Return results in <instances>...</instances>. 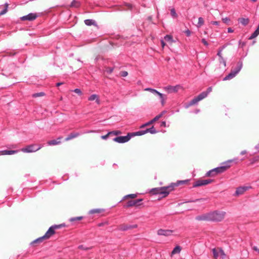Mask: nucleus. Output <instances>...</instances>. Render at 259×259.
Masks as SVG:
<instances>
[{"label": "nucleus", "instance_id": "nucleus-1", "mask_svg": "<svg viewBox=\"0 0 259 259\" xmlns=\"http://www.w3.org/2000/svg\"><path fill=\"white\" fill-rule=\"evenodd\" d=\"M212 91V88L208 87L206 91H204L200 93L198 96L194 98L193 100H192L188 103L186 104L185 105V108H188L189 107L197 104L198 102L205 98H206L207 95Z\"/></svg>", "mask_w": 259, "mask_h": 259}, {"label": "nucleus", "instance_id": "nucleus-2", "mask_svg": "<svg viewBox=\"0 0 259 259\" xmlns=\"http://www.w3.org/2000/svg\"><path fill=\"white\" fill-rule=\"evenodd\" d=\"M62 225H53L52 226L49 228L48 230L46 232L45 234L42 236V237H40L39 238H38L37 239H35L33 241H32L31 244H32L33 243H39L42 241L44 239H47L50 238L53 235L55 234V230L56 229H59L62 226Z\"/></svg>", "mask_w": 259, "mask_h": 259}, {"label": "nucleus", "instance_id": "nucleus-3", "mask_svg": "<svg viewBox=\"0 0 259 259\" xmlns=\"http://www.w3.org/2000/svg\"><path fill=\"white\" fill-rule=\"evenodd\" d=\"M170 191V187L168 186L166 187L153 188L151 189L149 192L153 195L159 194L161 195L162 197H166L169 194Z\"/></svg>", "mask_w": 259, "mask_h": 259}, {"label": "nucleus", "instance_id": "nucleus-4", "mask_svg": "<svg viewBox=\"0 0 259 259\" xmlns=\"http://www.w3.org/2000/svg\"><path fill=\"white\" fill-rule=\"evenodd\" d=\"M242 61H239L237 63L236 67L232 69L231 72L223 78V80H230L234 78L240 72L242 68Z\"/></svg>", "mask_w": 259, "mask_h": 259}, {"label": "nucleus", "instance_id": "nucleus-5", "mask_svg": "<svg viewBox=\"0 0 259 259\" xmlns=\"http://www.w3.org/2000/svg\"><path fill=\"white\" fill-rule=\"evenodd\" d=\"M209 213L210 221L220 222L224 219L226 212L223 211H215Z\"/></svg>", "mask_w": 259, "mask_h": 259}, {"label": "nucleus", "instance_id": "nucleus-6", "mask_svg": "<svg viewBox=\"0 0 259 259\" xmlns=\"http://www.w3.org/2000/svg\"><path fill=\"white\" fill-rule=\"evenodd\" d=\"M230 167V165L225 164L224 162L222 163V165L221 166L215 167L208 171L205 175L206 177H210L211 172H214L215 175H217L219 174H221L225 171Z\"/></svg>", "mask_w": 259, "mask_h": 259}, {"label": "nucleus", "instance_id": "nucleus-7", "mask_svg": "<svg viewBox=\"0 0 259 259\" xmlns=\"http://www.w3.org/2000/svg\"><path fill=\"white\" fill-rule=\"evenodd\" d=\"M41 148L40 145L37 144H32L28 145L25 147L22 148L21 151L24 153H32L36 152Z\"/></svg>", "mask_w": 259, "mask_h": 259}, {"label": "nucleus", "instance_id": "nucleus-8", "mask_svg": "<svg viewBox=\"0 0 259 259\" xmlns=\"http://www.w3.org/2000/svg\"><path fill=\"white\" fill-rule=\"evenodd\" d=\"M131 138V134L128 133L126 136H125L116 137L113 139V141L118 143H124L127 142Z\"/></svg>", "mask_w": 259, "mask_h": 259}, {"label": "nucleus", "instance_id": "nucleus-9", "mask_svg": "<svg viewBox=\"0 0 259 259\" xmlns=\"http://www.w3.org/2000/svg\"><path fill=\"white\" fill-rule=\"evenodd\" d=\"M182 88L181 85L178 84L175 86L167 85L164 87L163 89L168 94L173 93H177L178 91Z\"/></svg>", "mask_w": 259, "mask_h": 259}, {"label": "nucleus", "instance_id": "nucleus-10", "mask_svg": "<svg viewBox=\"0 0 259 259\" xmlns=\"http://www.w3.org/2000/svg\"><path fill=\"white\" fill-rule=\"evenodd\" d=\"M212 182V180L211 179H206V180H198L196 181L193 185V187H200L202 186H205L211 183Z\"/></svg>", "mask_w": 259, "mask_h": 259}, {"label": "nucleus", "instance_id": "nucleus-11", "mask_svg": "<svg viewBox=\"0 0 259 259\" xmlns=\"http://www.w3.org/2000/svg\"><path fill=\"white\" fill-rule=\"evenodd\" d=\"M165 112H166V111H162L159 114L156 115L152 120H151L149 121L148 122H147L143 124V125H142L141 126V127L143 128V127H144L145 126H148V125L153 123L155 121H156L158 120H159L165 113Z\"/></svg>", "mask_w": 259, "mask_h": 259}, {"label": "nucleus", "instance_id": "nucleus-12", "mask_svg": "<svg viewBox=\"0 0 259 259\" xmlns=\"http://www.w3.org/2000/svg\"><path fill=\"white\" fill-rule=\"evenodd\" d=\"M37 15L36 13H29L27 15L23 16L20 18L22 21H33L37 17Z\"/></svg>", "mask_w": 259, "mask_h": 259}, {"label": "nucleus", "instance_id": "nucleus-13", "mask_svg": "<svg viewBox=\"0 0 259 259\" xmlns=\"http://www.w3.org/2000/svg\"><path fill=\"white\" fill-rule=\"evenodd\" d=\"M143 201V199H138L135 200L128 201L126 205L127 207H132L133 206H138L141 205L142 204L140 203Z\"/></svg>", "mask_w": 259, "mask_h": 259}, {"label": "nucleus", "instance_id": "nucleus-14", "mask_svg": "<svg viewBox=\"0 0 259 259\" xmlns=\"http://www.w3.org/2000/svg\"><path fill=\"white\" fill-rule=\"evenodd\" d=\"M174 231L171 230L159 229L157 231V234L159 236H169L172 235Z\"/></svg>", "mask_w": 259, "mask_h": 259}, {"label": "nucleus", "instance_id": "nucleus-15", "mask_svg": "<svg viewBox=\"0 0 259 259\" xmlns=\"http://www.w3.org/2000/svg\"><path fill=\"white\" fill-rule=\"evenodd\" d=\"M137 227V225H127L125 224H122L119 226L118 227V230L120 231H126L133 228H136Z\"/></svg>", "mask_w": 259, "mask_h": 259}, {"label": "nucleus", "instance_id": "nucleus-16", "mask_svg": "<svg viewBox=\"0 0 259 259\" xmlns=\"http://www.w3.org/2000/svg\"><path fill=\"white\" fill-rule=\"evenodd\" d=\"M250 187H246V186H243V187H240L236 189L235 195L236 196H239L240 195L243 194L244 192L247 191Z\"/></svg>", "mask_w": 259, "mask_h": 259}, {"label": "nucleus", "instance_id": "nucleus-17", "mask_svg": "<svg viewBox=\"0 0 259 259\" xmlns=\"http://www.w3.org/2000/svg\"><path fill=\"white\" fill-rule=\"evenodd\" d=\"M209 213L203 214L202 215H200L197 216L196 217V220L197 221H210L209 218Z\"/></svg>", "mask_w": 259, "mask_h": 259}, {"label": "nucleus", "instance_id": "nucleus-18", "mask_svg": "<svg viewBox=\"0 0 259 259\" xmlns=\"http://www.w3.org/2000/svg\"><path fill=\"white\" fill-rule=\"evenodd\" d=\"M188 181V180L179 181L176 183H172L170 184V185L169 186V187H170L171 191L174 189L175 187L178 186L180 184H186Z\"/></svg>", "mask_w": 259, "mask_h": 259}, {"label": "nucleus", "instance_id": "nucleus-19", "mask_svg": "<svg viewBox=\"0 0 259 259\" xmlns=\"http://www.w3.org/2000/svg\"><path fill=\"white\" fill-rule=\"evenodd\" d=\"M80 135H81V133H71L65 138V141H67L70 140L72 139H74V138H75L78 137Z\"/></svg>", "mask_w": 259, "mask_h": 259}, {"label": "nucleus", "instance_id": "nucleus-20", "mask_svg": "<svg viewBox=\"0 0 259 259\" xmlns=\"http://www.w3.org/2000/svg\"><path fill=\"white\" fill-rule=\"evenodd\" d=\"M16 153H17V150H5L0 151V155H12V154H16Z\"/></svg>", "mask_w": 259, "mask_h": 259}, {"label": "nucleus", "instance_id": "nucleus-21", "mask_svg": "<svg viewBox=\"0 0 259 259\" xmlns=\"http://www.w3.org/2000/svg\"><path fill=\"white\" fill-rule=\"evenodd\" d=\"M159 97V99L160 100V103L162 106H163L165 103V100L166 99V95L159 93V94L158 95Z\"/></svg>", "mask_w": 259, "mask_h": 259}, {"label": "nucleus", "instance_id": "nucleus-22", "mask_svg": "<svg viewBox=\"0 0 259 259\" xmlns=\"http://www.w3.org/2000/svg\"><path fill=\"white\" fill-rule=\"evenodd\" d=\"M89 100L90 101H94V100H95L96 103L98 104H100V100H99V97L98 96L96 95V94H93V95H92L89 98Z\"/></svg>", "mask_w": 259, "mask_h": 259}, {"label": "nucleus", "instance_id": "nucleus-23", "mask_svg": "<svg viewBox=\"0 0 259 259\" xmlns=\"http://www.w3.org/2000/svg\"><path fill=\"white\" fill-rule=\"evenodd\" d=\"M259 34V24L254 32L249 36V39H252L255 38Z\"/></svg>", "mask_w": 259, "mask_h": 259}, {"label": "nucleus", "instance_id": "nucleus-24", "mask_svg": "<svg viewBox=\"0 0 259 259\" xmlns=\"http://www.w3.org/2000/svg\"><path fill=\"white\" fill-rule=\"evenodd\" d=\"M238 21H239V22L241 23L243 25L246 26L249 23V19H248V18H241L239 19Z\"/></svg>", "mask_w": 259, "mask_h": 259}, {"label": "nucleus", "instance_id": "nucleus-25", "mask_svg": "<svg viewBox=\"0 0 259 259\" xmlns=\"http://www.w3.org/2000/svg\"><path fill=\"white\" fill-rule=\"evenodd\" d=\"M238 161H239V159H238V158L236 157V158H233L232 159H230V160H227L226 161H225L224 162V164L231 166L230 163L231 162H234L235 163H237L238 162Z\"/></svg>", "mask_w": 259, "mask_h": 259}, {"label": "nucleus", "instance_id": "nucleus-26", "mask_svg": "<svg viewBox=\"0 0 259 259\" xmlns=\"http://www.w3.org/2000/svg\"><path fill=\"white\" fill-rule=\"evenodd\" d=\"M181 251V247L180 246H176L171 251V255L176 253H179Z\"/></svg>", "mask_w": 259, "mask_h": 259}, {"label": "nucleus", "instance_id": "nucleus-27", "mask_svg": "<svg viewBox=\"0 0 259 259\" xmlns=\"http://www.w3.org/2000/svg\"><path fill=\"white\" fill-rule=\"evenodd\" d=\"M60 138L58 139L57 140H53L48 142V144L49 145H56L60 143Z\"/></svg>", "mask_w": 259, "mask_h": 259}, {"label": "nucleus", "instance_id": "nucleus-28", "mask_svg": "<svg viewBox=\"0 0 259 259\" xmlns=\"http://www.w3.org/2000/svg\"><path fill=\"white\" fill-rule=\"evenodd\" d=\"M146 134V130H141V131H138L137 132H135L134 133H133V134H131V135H132V137L133 136H142L144 134Z\"/></svg>", "mask_w": 259, "mask_h": 259}, {"label": "nucleus", "instance_id": "nucleus-29", "mask_svg": "<svg viewBox=\"0 0 259 259\" xmlns=\"http://www.w3.org/2000/svg\"><path fill=\"white\" fill-rule=\"evenodd\" d=\"M145 91H149L151 93H152L153 94H154L155 95H157V96L158 95V94L160 93L158 91H157L156 90L154 89H152V88H146L145 89Z\"/></svg>", "mask_w": 259, "mask_h": 259}, {"label": "nucleus", "instance_id": "nucleus-30", "mask_svg": "<svg viewBox=\"0 0 259 259\" xmlns=\"http://www.w3.org/2000/svg\"><path fill=\"white\" fill-rule=\"evenodd\" d=\"M146 134L150 133L151 134H155L157 133V131L155 130L153 126L151 127L146 129Z\"/></svg>", "mask_w": 259, "mask_h": 259}, {"label": "nucleus", "instance_id": "nucleus-31", "mask_svg": "<svg viewBox=\"0 0 259 259\" xmlns=\"http://www.w3.org/2000/svg\"><path fill=\"white\" fill-rule=\"evenodd\" d=\"M79 6H80V3L78 1H76V0H73L70 5V7H74V8H78Z\"/></svg>", "mask_w": 259, "mask_h": 259}, {"label": "nucleus", "instance_id": "nucleus-32", "mask_svg": "<svg viewBox=\"0 0 259 259\" xmlns=\"http://www.w3.org/2000/svg\"><path fill=\"white\" fill-rule=\"evenodd\" d=\"M84 23L88 26H91L95 24V21L92 19H86L84 20Z\"/></svg>", "mask_w": 259, "mask_h": 259}, {"label": "nucleus", "instance_id": "nucleus-33", "mask_svg": "<svg viewBox=\"0 0 259 259\" xmlns=\"http://www.w3.org/2000/svg\"><path fill=\"white\" fill-rule=\"evenodd\" d=\"M204 24V20L203 19L202 17H199L198 18V22L197 23V26L198 27H200Z\"/></svg>", "mask_w": 259, "mask_h": 259}, {"label": "nucleus", "instance_id": "nucleus-34", "mask_svg": "<svg viewBox=\"0 0 259 259\" xmlns=\"http://www.w3.org/2000/svg\"><path fill=\"white\" fill-rule=\"evenodd\" d=\"M170 14L172 18H176L178 17V15L176 13V12L175 9H171L170 10Z\"/></svg>", "mask_w": 259, "mask_h": 259}, {"label": "nucleus", "instance_id": "nucleus-35", "mask_svg": "<svg viewBox=\"0 0 259 259\" xmlns=\"http://www.w3.org/2000/svg\"><path fill=\"white\" fill-rule=\"evenodd\" d=\"M82 217H74V218H71L69 219L70 222H74L76 221H80L82 220Z\"/></svg>", "mask_w": 259, "mask_h": 259}, {"label": "nucleus", "instance_id": "nucleus-36", "mask_svg": "<svg viewBox=\"0 0 259 259\" xmlns=\"http://www.w3.org/2000/svg\"><path fill=\"white\" fill-rule=\"evenodd\" d=\"M219 62L220 64H222L224 67H226V61L223 57H221L220 58H219Z\"/></svg>", "mask_w": 259, "mask_h": 259}, {"label": "nucleus", "instance_id": "nucleus-37", "mask_svg": "<svg viewBox=\"0 0 259 259\" xmlns=\"http://www.w3.org/2000/svg\"><path fill=\"white\" fill-rule=\"evenodd\" d=\"M258 161H259V156L258 155L252 158V159L251 160V163L253 164Z\"/></svg>", "mask_w": 259, "mask_h": 259}, {"label": "nucleus", "instance_id": "nucleus-38", "mask_svg": "<svg viewBox=\"0 0 259 259\" xmlns=\"http://www.w3.org/2000/svg\"><path fill=\"white\" fill-rule=\"evenodd\" d=\"M45 95V93L44 92H39L37 93H35L32 95V97L34 98H36L38 97H41Z\"/></svg>", "mask_w": 259, "mask_h": 259}, {"label": "nucleus", "instance_id": "nucleus-39", "mask_svg": "<svg viewBox=\"0 0 259 259\" xmlns=\"http://www.w3.org/2000/svg\"><path fill=\"white\" fill-rule=\"evenodd\" d=\"M137 197L136 194H131L124 196L123 198H135Z\"/></svg>", "mask_w": 259, "mask_h": 259}, {"label": "nucleus", "instance_id": "nucleus-40", "mask_svg": "<svg viewBox=\"0 0 259 259\" xmlns=\"http://www.w3.org/2000/svg\"><path fill=\"white\" fill-rule=\"evenodd\" d=\"M220 255H221V257L222 258V259H226V255L225 253V252L223 249H221L220 250Z\"/></svg>", "mask_w": 259, "mask_h": 259}, {"label": "nucleus", "instance_id": "nucleus-41", "mask_svg": "<svg viewBox=\"0 0 259 259\" xmlns=\"http://www.w3.org/2000/svg\"><path fill=\"white\" fill-rule=\"evenodd\" d=\"M164 39L167 41H172V37L169 35H166L164 36Z\"/></svg>", "mask_w": 259, "mask_h": 259}, {"label": "nucleus", "instance_id": "nucleus-42", "mask_svg": "<svg viewBox=\"0 0 259 259\" xmlns=\"http://www.w3.org/2000/svg\"><path fill=\"white\" fill-rule=\"evenodd\" d=\"M101 211L100 209H93L90 211V213L93 214L95 213H100Z\"/></svg>", "mask_w": 259, "mask_h": 259}, {"label": "nucleus", "instance_id": "nucleus-43", "mask_svg": "<svg viewBox=\"0 0 259 259\" xmlns=\"http://www.w3.org/2000/svg\"><path fill=\"white\" fill-rule=\"evenodd\" d=\"M212 253L214 258L215 259L217 258L219 256V253L215 248L212 249Z\"/></svg>", "mask_w": 259, "mask_h": 259}, {"label": "nucleus", "instance_id": "nucleus-44", "mask_svg": "<svg viewBox=\"0 0 259 259\" xmlns=\"http://www.w3.org/2000/svg\"><path fill=\"white\" fill-rule=\"evenodd\" d=\"M8 7V4H6V8L0 12V15H4L7 13Z\"/></svg>", "mask_w": 259, "mask_h": 259}, {"label": "nucleus", "instance_id": "nucleus-45", "mask_svg": "<svg viewBox=\"0 0 259 259\" xmlns=\"http://www.w3.org/2000/svg\"><path fill=\"white\" fill-rule=\"evenodd\" d=\"M222 21L224 23L228 24L229 22L230 21V19L228 17H225V18H222Z\"/></svg>", "mask_w": 259, "mask_h": 259}, {"label": "nucleus", "instance_id": "nucleus-46", "mask_svg": "<svg viewBox=\"0 0 259 259\" xmlns=\"http://www.w3.org/2000/svg\"><path fill=\"white\" fill-rule=\"evenodd\" d=\"M72 91L75 92V93L78 94L79 95H81L82 94V92L79 89H75V90Z\"/></svg>", "mask_w": 259, "mask_h": 259}, {"label": "nucleus", "instance_id": "nucleus-47", "mask_svg": "<svg viewBox=\"0 0 259 259\" xmlns=\"http://www.w3.org/2000/svg\"><path fill=\"white\" fill-rule=\"evenodd\" d=\"M120 75L122 77H125L128 75V73L127 71H121L120 72Z\"/></svg>", "mask_w": 259, "mask_h": 259}, {"label": "nucleus", "instance_id": "nucleus-48", "mask_svg": "<svg viewBox=\"0 0 259 259\" xmlns=\"http://www.w3.org/2000/svg\"><path fill=\"white\" fill-rule=\"evenodd\" d=\"M111 133H109H109H108L107 134H106V135L102 136H101V138H102V139H103V140H106V139L108 138V137L109 135H111Z\"/></svg>", "mask_w": 259, "mask_h": 259}, {"label": "nucleus", "instance_id": "nucleus-49", "mask_svg": "<svg viewBox=\"0 0 259 259\" xmlns=\"http://www.w3.org/2000/svg\"><path fill=\"white\" fill-rule=\"evenodd\" d=\"M96 132L95 131H93V130L86 131H84V132L81 133V134H88V133H94Z\"/></svg>", "mask_w": 259, "mask_h": 259}, {"label": "nucleus", "instance_id": "nucleus-50", "mask_svg": "<svg viewBox=\"0 0 259 259\" xmlns=\"http://www.w3.org/2000/svg\"><path fill=\"white\" fill-rule=\"evenodd\" d=\"M78 248L82 250H88L89 248L85 247L83 245H80L78 246Z\"/></svg>", "mask_w": 259, "mask_h": 259}, {"label": "nucleus", "instance_id": "nucleus-51", "mask_svg": "<svg viewBox=\"0 0 259 259\" xmlns=\"http://www.w3.org/2000/svg\"><path fill=\"white\" fill-rule=\"evenodd\" d=\"M201 41L204 44V45H205V46L207 47L208 46V43L207 42V41L205 40V39L204 38H202L201 39Z\"/></svg>", "mask_w": 259, "mask_h": 259}, {"label": "nucleus", "instance_id": "nucleus-52", "mask_svg": "<svg viewBox=\"0 0 259 259\" xmlns=\"http://www.w3.org/2000/svg\"><path fill=\"white\" fill-rule=\"evenodd\" d=\"M222 49H219L218 51V52L217 53V55L219 56V58L221 57H223L222 54Z\"/></svg>", "mask_w": 259, "mask_h": 259}, {"label": "nucleus", "instance_id": "nucleus-53", "mask_svg": "<svg viewBox=\"0 0 259 259\" xmlns=\"http://www.w3.org/2000/svg\"><path fill=\"white\" fill-rule=\"evenodd\" d=\"M109 133H111V134H113V135H117L120 134V132L119 131H118L110 132Z\"/></svg>", "mask_w": 259, "mask_h": 259}, {"label": "nucleus", "instance_id": "nucleus-54", "mask_svg": "<svg viewBox=\"0 0 259 259\" xmlns=\"http://www.w3.org/2000/svg\"><path fill=\"white\" fill-rule=\"evenodd\" d=\"M106 225H108V222H104V223H100V224H99L98 226L99 227H102V226H103Z\"/></svg>", "mask_w": 259, "mask_h": 259}, {"label": "nucleus", "instance_id": "nucleus-55", "mask_svg": "<svg viewBox=\"0 0 259 259\" xmlns=\"http://www.w3.org/2000/svg\"><path fill=\"white\" fill-rule=\"evenodd\" d=\"M166 122L163 121H162L161 123H160V126L161 127H166Z\"/></svg>", "mask_w": 259, "mask_h": 259}, {"label": "nucleus", "instance_id": "nucleus-56", "mask_svg": "<svg viewBox=\"0 0 259 259\" xmlns=\"http://www.w3.org/2000/svg\"><path fill=\"white\" fill-rule=\"evenodd\" d=\"M211 23L213 25H218L219 24V22L218 21H211Z\"/></svg>", "mask_w": 259, "mask_h": 259}, {"label": "nucleus", "instance_id": "nucleus-57", "mask_svg": "<svg viewBox=\"0 0 259 259\" xmlns=\"http://www.w3.org/2000/svg\"><path fill=\"white\" fill-rule=\"evenodd\" d=\"M252 249L254 250V251H256L257 252H258L259 253V248H257V246H253L252 247Z\"/></svg>", "mask_w": 259, "mask_h": 259}, {"label": "nucleus", "instance_id": "nucleus-58", "mask_svg": "<svg viewBox=\"0 0 259 259\" xmlns=\"http://www.w3.org/2000/svg\"><path fill=\"white\" fill-rule=\"evenodd\" d=\"M185 33H186V35L188 36H190L191 34V31L189 30H186Z\"/></svg>", "mask_w": 259, "mask_h": 259}, {"label": "nucleus", "instance_id": "nucleus-59", "mask_svg": "<svg viewBox=\"0 0 259 259\" xmlns=\"http://www.w3.org/2000/svg\"><path fill=\"white\" fill-rule=\"evenodd\" d=\"M161 46H162V47L163 48L165 45V42H164L163 40H161Z\"/></svg>", "mask_w": 259, "mask_h": 259}, {"label": "nucleus", "instance_id": "nucleus-60", "mask_svg": "<svg viewBox=\"0 0 259 259\" xmlns=\"http://www.w3.org/2000/svg\"><path fill=\"white\" fill-rule=\"evenodd\" d=\"M227 31L228 33H232L234 31L231 28H228Z\"/></svg>", "mask_w": 259, "mask_h": 259}, {"label": "nucleus", "instance_id": "nucleus-61", "mask_svg": "<svg viewBox=\"0 0 259 259\" xmlns=\"http://www.w3.org/2000/svg\"><path fill=\"white\" fill-rule=\"evenodd\" d=\"M113 70V69L112 68H110L109 70H107V72L109 73H111Z\"/></svg>", "mask_w": 259, "mask_h": 259}, {"label": "nucleus", "instance_id": "nucleus-62", "mask_svg": "<svg viewBox=\"0 0 259 259\" xmlns=\"http://www.w3.org/2000/svg\"><path fill=\"white\" fill-rule=\"evenodd\" d=\"M246 152H246V150H243V151H242L241 152L240 154H241V155H244V154H246Z\"/></svg>", "mask_w": 259, "mask_h": 259}, {"label": "nucleus", "instance_id": "nucleus-63", "mask_svg": "<svg viewBox=\"0 0 259 259\" xmlns=\"http://www.w3.org/2000/svg\"><path fill=\"white\" fill-rule=\"evenodd\" d=\"M63 83L62 82H58L57 84H56V86L57 87H59L60 86V85L62 84Z\"/></svg>", "mask_w": 259, "mask_h": 259}, {"label": "nucleus", "instance_id": "nucleus-64", "mask_svg": "<svg viewBox=\"0 0 259 259\" xmlns=\"http://www.w3.org/2000/svg\"><path fill=\"white\" fill-rule=\"evenodd\" d=\"M215 176L214 172H211V175H210V177H213V176Z\"/></svg>", "mask_w": 259, "mask_h": 259}]
</instances>
